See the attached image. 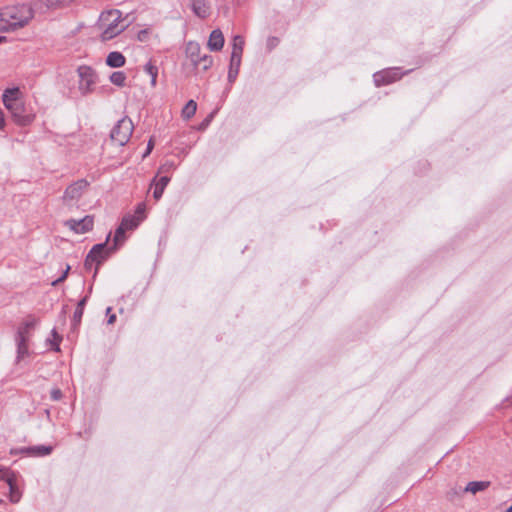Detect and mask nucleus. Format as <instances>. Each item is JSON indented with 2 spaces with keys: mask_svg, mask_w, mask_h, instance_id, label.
Returning <instances> with one entry per match:
<instances>
[{
  "mask_svg": "<svg viewBox=\"0 0 512 512\" xmlns=\"http://www.w3.org/2000/svg\"><path fill=\"white\" fill-rule=\"evenodd\" d=\"M28 328L21 325L18 328L17 334H16V343H17V353H18V359L24 357L28 353Z\"/></svg>",
  "mask_w": 512,
  "mask_h": 512,
  "instance_id": "obj_9",
  "label": "nucleus"
},
{
  "mask_svg": "<svg viewBox=\"0 0 512 512\" xmlns=\"http://www.w3.org/2000/svg\"><path fill=\"white\" fill-rule=\"evenodd\" d=\"M490 486L489 481H471L466 487L463 489L464 492H470L472 494H476L480 491H484Z\"/></svg>",
  "mask_w": 512,
  "mask_h": 512,
  "instance_id": "obj_17",
  "label": "nucleus"
},
{
  "mask_svg": "<svg viewBox=\"0 0 512 512\" xmlns=\"http://www.w3.org/2000/svg\"><path fill=\"white\" fill-rule=\"evenodd\" d=\"M65 225L75 233L84 234L93 229L94 218L91 215H87L80 220L69 219L66 221Z\"/></svg>",
  "mask_w": 512,
  "mask_h": 512,
  "instance_id": "obj_8",
  "label": "nucleus"
},
{
  "mask_svg": "<svg viewBox=\"0 0 512 512\" xmlns=\"http://www.w3.org/2000/svg\"><path fill=\"white\" fill-rule=\"evenodd\" d=\"M212 64H213L212 57L208 54H203V56L201 58H199L198 68H196V69L206 71L212 66Z\"/></svg>",
  "mask_w": 512,
  "mask_h": 512,
  "instance_id": "obj_27",
  "label": "nucleus"
},
{
  "mask_svg": "<svg viewBox=\"0 0 512 512\" xmlns=\"http://www.w3.org/2000/svg\"><path fill=\"white\" fill-rule=\"evenodd\" d=\"M88 186L89 182L87 180H77L66 188L63 195V201L68 204L72 201L78 200Z\"/></svg>",
  "mask_w": 512,
  "mask_h": 512,
  "instance_id": "obj_7",
  "label": "nucleus"
},
{
  "mask_svg": "<svg viewBox=\"0 0 512 512\" xmlns=\"http://www.w3.org/2000/svg\"><path fill=\"white\" fill-rule=\"evenodd\" d=\"M41 1L47 8H58V7L66 6V5L70 4L71 2H73L74 0H41Z\"/></svg>",
  "mask_w": 512,
  "mask_h": 512,
  "instance_id": "obj_28",
  "label": "nucleus"
},
{
  "mask_svg": "<svg viewBox=\"0 0 512 512\" xmlns=\"http://www.w3.org/2000/svg\"><path fill=\"white\" fill-rule=\"evenodd\" d=\"M185 53L194 68H198L199 58L203 56L200 45L197 42L189 41L186 44Z\"/></svg>",
  "mask_w": 512,
  "mask_h": 512,
  "instance_id": "obj_10",
  "label": "nucleus"
},
{
  "mask_svg": "<svg viewBox=\"0 0 512 512\" xmlns=\"http://www.w3.org/2000/svg\"><path fill=\"white\" fill-rule=\"evenodd\" d=\"M197 110V103L194 100H189L184 108L182 109V117L184 119H190L193 117Z\"/></svg>",
  "mask_w": 512,
  "mask_h": 512,
  "instance_id": "obj_23",
  "label": "nucleus"
},
{
  "mask_svg": "<svg viewBox=\"0 0 512 512\" xmlns=\"http://www.w3.org/2000/svg\"><path fill=\"white\" fill-rule=\"evenodd\" d=\"M21 92L18 87L8 88L2 95V100L6 109L11 113L16 123L28 125L32 121V116L25 113V107L20 98Z\"/></svg>",
  "mask_w": 512,
  "mask_h": 512,
  "instance_id": "obj_2",
  "label": "nucleus"
},
{
  "mask_svg": "<svg viewBox=\"0 0 512 512\" xmlns=\"http://www.w3.org/2000/svg\"><path fill=\"white\" fill-rule=\"evenodd\" d=\"M125 232H126V229L124 227H122L121 225H119L118 228L116 229L115 235H114V246L111 248H107V250L109 251V254L112 251H115L119 244L124 242Z\"/></svg>",
  "mask_w": 512,
  "mask_h": 512,
  "instance_id": "obj_21",
  "label": "nucleus"
},
{
  "mask_svg": "<svg viewBox=\"0 0 512 512\" xmlns=\"http://www.w3.org/2000/svg\"><path fill=\"white\" fill-rule=\"evenodd\" d=\"M52 336H53L54 340L56 341L54 343L53 350L60 351L59 342L62 340L61 336L58 335V333L56 332L55 329L52 330Z\"/></svg>",
  "mask_w": 512,
  "mask_h": 512,
  "instance_id": "obj_35",
  "label": "nucleus"
},
{
  "mask_svg": "<svg viewBox=\"0 0 512 512\" xmlns=\"http://www.w3.org/2000/svg\"><path fill=\"white\" fill-rule=\"evenodd\" d=\"M279 43H280V39L278 37H275V36L269 37L266 42L267 50L272 51L274 48H276L278 46Z\"/></svg>",
  "mask_w": 512,
  "mask_h": 512,
  "instance_id": "obj_31",
  "label": "nucleus"
},
{
  "mask_svg": "<svg viewBox=\"0 0 512 512\" xmlns=\"http://www.w3.org/2000/svg\"><path fill=\"white\" fill-rule=\"evenodd\" d=\"M79 76L78 89L82 95H87L94 91L98 76L94 69L90 66H79L77 69Z\"/></svg>",
  "mask_w": 512,
  "mask_h": 512,
  "instance_id": "obj_5",
  "label": "nucleus"
},
{
  "mask_svg": "<svg viewBox=\"0 0 512 512\" xmlns=\"http://www.w3.org/2000/svg\"><path fill=\"white\" fill-rule=\"evenodd\" d=\"M37 321L36 319L27 320L22 325L25 326L28 329H32L36 325Z\"/></svg>",
  "mask_w": 512,
  "mask_h": 512,
  "instance_id": "obj_37",
  "label": "nucleus"
},
{
  "mask_svg": "<svg viewBox=\"0 0 512 512\" xmlns=\"http://www.w3.org/2000/svg\"><path fill=\"white\" fill-rule=\"evenodd\" d=\"M207 45L211 51H220L223 48L224 36L220 29L211 32Z\"/></svg>",
  "mask_w": 512,
  "mask_h": 512,
  "instance_id": "obj_12",
  "label": "nucleus"
},
{
  "mask_svg": "<svg viewBox=\"0 0 512 512\" xmlns=\"http://www.w3.org/2000/svg\"><path fill=\"white\" fill-rule=\"evenodd\" d=\"M109 238L110 234H108L104 243L94 245L89 251L84 262L86 270H90L93 263H97V266H99L109 256V251L107 250V242L109 241Z\"/></svg>",
  "mask_w": 512,
  "mask_h": 512,
  "instance_id": "obj_6",
  "label": "nucleus"
},
{
  "mask_svg": "<svg viewBox=\"0 0 512 512\" xmlns=\"http://www.w3.org/2000/svg\"><path fill=\"white\" fill-rule=\"evenodd\" d=\"M244 38L240 35H235L232 41V53L231 58L237 59L242 57L244 48Z\"/></svg>",
  "mask_w": 512,
  "mask_h": 512,
  "instance_id": "obj_16",
  "label": "nucleus"
},
{
  "mask_svg": "<svg viewBox=\"0 0 512 512\" xmlns=\"http://www.w3.org/2000/svg\"><path fill=\"white\" fill-rule=\"evenodd\" d=\"M15 478V474L8 468L0 467V480L8 483L9 480Z\"/></svg>",
  "mask_w": 512,
  "mask_h": 512,
  "instance_id": "obj_30",
  "label": "nucleus"
},
{
  "mask_svg": "<svg viewBox=\"0 0 512 512\" xmlns=\"http://www.w3.org/2000/svg\"><path fill=\"white\" fill-rule=\"evenodd\" d=\"M154 182H155V188L153 191V197L155 200L158 201L162 197L164 189L170 182V177L168 175H163L157 181H156V177H155L153 179V183Z\"/></svg>",
  "mask_w": 512,
  "mask_h": 512,
  "instance_id": "obj_14",
  "label": "nucleus"
},
{
  "mask_svg": "<svg viewBox=\"0 0 512 512\" xmlns=\"http://www.w3.org/2000/svg\"><path fill=\"white\" fill-rule=\"evenodd\" d=\"M3 501L0 499V503H2Z\"/></svg>",
  "mask_w": 512,
  "mask_h": 512,
  "instance_id": "obj_44",
  "label": "nucleus"
},
{
  "mask_svg": "<svg viewBox=\"0 0 512 512\" xmlns=\"http://www.w3.org/2000/svg\"><path fill=\"white\" fill-rule=\"evenodd\" d=\"M8 486H9V497H10V501L12 503H17L20 501V498H21V492L20 490L18 489V486H17V483H16V477L13 478L12 480H9L8 481Z\"/></svg>",
  "mask_w": 512,
  "mask_h": 512,
  "instance_id": "obj_20",
  "label": "nucleus"
},
{
  "mask_svg": "<svg viewBox=\"0 0 512 512\" xmlns=\"http://www.w3.org/2000/svg\"><path fill=\"white\" fill-rule=\"evenodd\" d=\"M174 168V164L172 162H167L160 166L158 170V174H166L169 173Z\"/></svg>",
  "mask_w": 512,
  "mask_h": 512,
  "instance_id": "obj_32",
  "label": "nucleus"
},
{
  "mask_svg": "<svg viewBox=\"0 0 512 512\" xmlns=\"http://www.w3.org/2000/svg\"><path fill=\"white\" fill-rule=\"evenodd\" d=\"M23 452H26L27 454L32 456H46L52 452V447L45 445L32 446L23 449Z\"/></svg>",
  "mask_w": 512,
  "mask_h": 512,
  "instance_id": "obj_18",
  "label": "nucleus"
},
{
  "mask_svg": "<svg viewBox=\"0 0 512 512\" xmlns=\"http://www.w3.org/2000/svg\"><path fill=\"white\" fill-rule=\"evenodd\" d=\"M116 321V315L115 314H111L108 316V324H113L114 322Z\"/></svg>",
  "mask_w": 512,
  "mask_h": 512,
  "instance_id": "obj_39",
  "label": "nucleus"
},
{
  "mask_svg": "<svg viewBox=\"0 0 512 512\" xmlns=\"http://www.w3.org/2000/svg\"><path fill=\"white\" fill-rule=\"evenodd\" d=\"M125 57L122 53L114 51L110 52L106 58V64L112 68H119L125 65Z\"/></svg>",
  "mask_w": 512,
  "mask_h": 512,
  "instance_id": "obj_15",
  "label": "nucleus"
},
{
  "mask_svg": "<svg viewBox=\"0 0 512 512\" xmlns=\"http://www.w3.org/2000/svg\"><path fill=\"white\" fill-rule=\"evenodd\" d=\"M5 37L0 36V42L4 41Z\"/></svg>",
  "mask_w": 512,
  "mask_h": 512,
  "instance_id": "obj_43",
  "label": "nucleus"
},
{
  "mask_svg": "<svg viewBox=\"0 0 512 512\" xmlns=\"http://www.w3.org/2000/svg\"><path fill=\"white\" fill-rule=\"evenodd\" d=\"M191 8L193 13L201 19L210 15V4L207 0H192Z\"/></svg>",
  "mask_w": 512,
  "mask_h": 512,
  "instance_id": "obj_11",
  "label": "nucleus"
},
{
  "mask_svg": "<svg viewBox=\"0 0 512 512\" xmlns=\"http://www.w3.org/2000/svg\"><path fill=\"white\" fill-rule=\"evenodd\" d=\"M51 398H52V400H54V401H58V400H60V399L62 398V392H61V390H60V389H53V390L51 391Z\"/></svg>",
  "mask_w": 512,
  "mask_h": 512,
  "instance_id": "obj_36",
  "label": "nucleus"
},
{
  "mask_svg": "<svg viewBox=\"0 0 512 512\" xmlns=\"http://www.w3.org/2000/svg\"><path fill=\"white\" fill-rule=\"evenodd\" d=\"M134 129L133 122L130 118L123 117L113 127L110 133L112 141L120 146H124L130 139Z\"/></svg>",
  "mask_w": 512,
  "mask_h": 512,
  "instance_id": "obj_4",
  "label": "nucleus"
},
{
  "mask_svg": "<svg viewBox=\"0 0 512 512\" xmlns=\"http://www.w3.org/2000/svg\"><path fill=\"white\" fill-rule=\"evenodd\" d=\"M465 493L463 491V489H461L460 487H451L447 492H446V499L448 501H451L453 502L455 499L457 498H460L462 496V494Z\"/></svg>",
  "mask_w": 512,
  "mask_h": 512,
  "instance_id": "obj_29",
  "label": "nucleus"
},
{
  "mask_svg": "<svg viewBox=\"0 0 512 512\" xmlns=\"http://www.w3.org/2000/svg\"><path fill=\"white\" fill-rule=\"evenodd\" d=\"M240 65H241V58H238V60L234 59V58H230V66H229V71H228V81L229 82L232 83L236 80L238 73H239Z\"/></svg>",
  "mask_w": 512,
  "mask_h": 512,
  "instance_id": "obj_19",
  "label": "nucleus"
},
{
  "mask_svg": "<svg viewBox=\"0 0 512 512\" xmlns=\"http://www.w3.org/2000/svg\"><path fill=\"white\" fill-rule=\"evenodd\" d=\"M99 25L103 28L101 40L108 41L123 32L129 23L123 24L121 11L115 9L103 12L99 19Z\"/></svg>",
  "mask_w": 512,
  "mask_h": 512,
  "instance_id": "obj_3",
  "label": "nucleus"
},
{
  "mask_svg": "<svg viewBox=\"0 0 512 512\" xmlns=\"http://www.w3.org/2000/svg\"><path fill=\"white\" fill-rule=\"evenodd\" d=\"M145 211H146V205H145V203H143V202H142V203H139V204L137 205V208H136V211H135L136 215L138 216V218H137V219L142 220V218L144 217V213H145Z\"/></svg>",
  "mask_w": 512,
  "mask_h": 512,
  "instance_id": "obj_33",
  "label": "nucleus"
},
{
  "mask_svg": "<svg viewBox=\"0 0 512 512\" xmlns=\"http://www.w3.org/2000/svg\"><path fill=\"white\" fill-rule=\"evenodd\" d=\"M144 71L148 75H150V77H151V85L153 87H155L156 86V82H157V76H158V68H157V66H155L151 61H149L147 64H145Z\"/></svg>",
  "mask_w": 512,
  "mask_h": 512,
  "instance_id": "obj_24",
  "label": "nucleus"
},
{
  "mask_svg": "<svg viewBox=\"0 0 512 512\" xmlns=\"http://www.w3.org/2000/svg\"><path fill=\"white\" fill-rule=\"evenodd\" d=\"M33 18L28 5L8 6L0 10V32L15 31L24 27Z\"/></svg>",
  "mask_w": 512,
  "mask_h": 512,
  "instance_id": "obj_1",
  "label": "nucleus"
},
{
  "mask_svg": "<svg viewBox=\"0 0 512 512\" xmlns=\"http://www.w3.org/2000/svg\"><path fill=\"white\" fill-rule=\"evenodd\" d=\"M87 300H88V297L85 296L77 303V307L74 311L73 318H72V329L73 330H76L81 323V319L83 316V312H84V308L87 303Z\"/></svg>",
  "mask_w": 512,
  "mask_h": 512,
  "instance_id": "obj_13",
  "label": "nucleus"
},
{
  "mask_svg": "<svg viewBox=\"0 0 512 512\" xmlns=\"http://www.w3.org/2000/svg\"><path fill=\"white\" fill-rule=\"evenodd\" d=\"M213 115H214V113H211V114L209 115V117H208V118L203 122V124H202V125L207 124V123L210 121V118H212V117H213Z\"/></svg>",
  "mask_w": 512,
  "mask_h": 512,
  "instance_id": "obj_40",
  "label": "nucleus"
},
{
  "mask_svg": "<svg viewBox=\"0 0 512 512\" xmlns=\"http://www.w3.org/2000/svg\"><path fill=\"white\" fill-rule=\"evenodd\" d=\"M153 146H154L153 140L150 139L149 142H148V145H147L146 152L144 153L143 157H146L148 154H150V152L153 149Z\"/></svg>",
  "mask_w": 512,
  "mask_h": 512,
  "instance_id": "obj_38",
  "label": "nucleus"
},
{
  "mask_svg": "<svg viewBox=\"0 0 512 512\" xmlns=\"http://www.w3.org/2000/svg\"><path fill=\"white\" fill-rule=\"evenodd\" d=\"M505 512H512V505L508 507Z\"/></svg>",
  "mask_w": 512,
  "mask_h": 512,
  "instance_id": "obj_42",
  "label": "nucleus"
},
{
  "mask_svg": "<svg viewBox=\"0 0 512 512\" xmlns=\"http://www.w3.org/2000/svg\"><path fill=\"white\" fill-rule=\"evenodd\" d=\"M392 72L386 71L382 74L377 73L374 75V80L377 86L383 85V84H389L395 80V78L391 75Z\"/></svg>",
  "mask_w": 512,
  "mask_h": 512,
  "instance_id": "obj_22",
  "label": "nucleus"
},
{
  "mask_svg": "<svg viewBox=\"0 0 512 512\" xmlns=\"http://www.w3.org/2000/svg\"><path fill=\"white\" fill-rule=\"evenodd\" d=\"M126 78V74L122 71H116L110 75V81L118 87L125 86Z\"/></svg>",
  "mask_w": 512,
  "mask_h": 512,
  "instance_id": "obj_25",
  "label": "nucleus"
},
{
  "mask_svg": "<svg viewBox=\"0 0 512 512\" xmlns=\"http://www.w3.org/2000/svg\"><path fill=\"white\" fill-rule=\"evenodd\" d=\"M140 219H136V217L133 216H125L121 221V226L124 227L127 230L134 229L138 226Z\"/></svg>",
  "mask_w": 512,
  "mask_h": 512,
  "instance_id": "obj_26",
  "label": "nucleus"
},
{
  "mask_svg": "<svg viewBox=\"0 0 512 512\" xmlns=\"http://www.w3.org/2000/svg\"><path fill=\"white\" fill-rule=\"evenodd\" d=\"M111 311H112V308H111V307H108V308L106 309V314H107L108 316H109V315H111Z\"/></svg>",
  "mask_w": 512,
  "mask_h": 512,
  "instance_id": "obj_41",
  "label": "nucleus"
},
{
  "mask_svg": "<svg viewBox=\"0 0 512 512\" xmlns=\"http://www.w3.org/2000/svg\"><path fill=\"white\" fill-rule=\"evenodd\" d=\"M69 271H70V266L68 265L66 267V269L64 270V272L62 273V275L58 279H56L55 281L52 282V285L57 286L59 283L63 282L67 278Z\"/></svg>",
  "mask_w": 512,
  "mask_h": 512,
  "instance_id": "obj_34",
  "label": "nucleus"
}]
</instances>
